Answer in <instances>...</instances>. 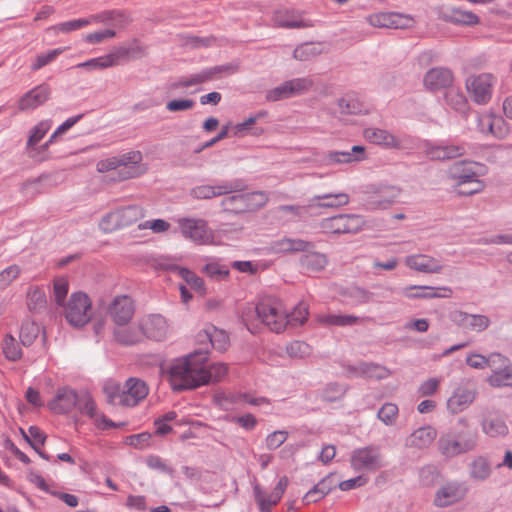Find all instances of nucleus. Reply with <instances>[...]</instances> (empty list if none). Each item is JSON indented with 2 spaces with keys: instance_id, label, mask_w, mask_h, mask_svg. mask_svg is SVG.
Wrapping results in <instances>:
<instances>
[{
  "instance_id": "nucleus-1",
  "label": "nucleus",
  "mask_w": 512,
  "mask_h": 512,
  "mask_svg": "<svg viewBox=\"0 0 512 512\" xmlns=\"http://www.w3.org/2000/svg\"><path fill=\"white\" fill-rule=\"evenodd\" d=\"M208 361L207 352L198 350L173 360L169 366V377L173 390L194 389L205 385L203 363Z\"/></svg>"
},
{
  "instance_id": "nucleus-2",
  "label": "nucleus",
  "mask_w": 512,
  "mask_h": 512,
  "mask_svg": "<svg viewBox=\"0 0 512 512\" xmlns=\"http://www.w3.org/2000/svg\"><path fill=\"white\" fill-rule=\"evenodd\" d=\"M485 174V165L475 161H456L448 169V177L454 182L456 193L461 196L482 192L485 184L480 178Z\"/></svg>"
},
{
  "instance_id": "nucleus-3",
  "label": "nucleus",
  "mask_w": 512,
  "mask_h": 512,
  "mask_svg": "<svg viewBox=\"0 0 512 512\" xmlns=\"http://www.w3.org/2000/svg\"><path fill=\"white\" fill-rule=\"evenodd\" d=\"M479 434L475 430L449 431L441 434L438 450L446 458H454L476 450Z\"/></svg>"
},
{
  "instance_id": "nucleus-4",
  "label": "nucleus",
  "mask_w": 512,
  "mask_h": 512,
  "mask_svg": "<svg viewBox=\"0 0 512 512\" xmlns=\"http://www.w3.org/2000/svg\"><path fill=\"white\" fill-rule=\"evenodd\" d=\"M52 127L49 119L41 120L27 132V141L24 147L25 154L32 161L41 163L50 158L47 140L40 144Z\"/></svg>"
},
{
  "instance_id": "nucleus-5",
  "label": "nucleus",
  "mask_w": 512,
  "mask_h": 512,
  "mask_svg": "<svg viewBox=\"0 0 512 512\" xmlns=\"http://www.w3.org/2000/svg\"><path fill=\"white\" fill-rule=\"evenodd\" d=\"M245 189L246 187L242 191L233 192L232 195L225 197L221 202L223 209L227 212L239 214L259 209L266 204L268 197L264 192L244 193Z\"/></svg>"
},
{
  "instance_id": "nucleus-6",
  "label": "nucleus",
  "mask_w": 512,
  "mask_h": 512,
  "mask_svg": "<svg viewBox=\"0 0 512 512\" xmlns=\"http://www.w3.org/2000/svg\"><path fill=\"white\" fill-rule=\"evenodd\" d=\"M258 309L260 310V322L271 331L280 333L288 325L287 312L279 299L263 298L258 302Z\"/></svg>"
},
{
  "instance_id": "nucleus-7",
  "label": "nucleus",
  "mask_w": 512,
  "mask_h": 512,
  "mask_svg": "<svg viewBox=\"0 0 512 512\" xmlns=\"http://www.w3.org/2000/svg\"><path fill=\"white\" fill-rule=\"evenodd\" d=\"M178 231L186 239L198 245H209L214 241V232L206 220L194 217L176 219Z\"/></svg>"
},
{
  "instance_id": "nucleus-8",
  "label": "nucleus",
  "mask_w": 512,
  "mask_h": 512,
  "mask_svg": "<svg viewBox=\"0 0 512 512\" xmlns=\"http://www.w3.org/2000/svg\"><path fill=\"white\" fill-rule=\"evenodd\" d=\"M67 322L74 327L86 325L92 317V305L89 297L83 292L73 293L64 308Z\"/></svg>"
},
{
  "instance_id": "nucleus-9",
  "label": "nucleus",
  "mask_w": 512,
  "mask_h": 512,
  "mask_svg": "<svg viewBox=\"0 0 512 512\" xmlns=\"http://www.w3.org/2000/svg\"><path fill=\"white\" fill-rule=\"evenodd\" d=\"M364 224L359 215L340 214L323 219L320 228L327 234H355L362 230Z\"/></svg>"
},
{
  "instance_id": "nucleus-10",
  "label": "nucleus",
  "mask_w": 512,
  "mask_h": 512,
  "mask_svg": "<svg viewBox=\"0 0 512 512\" xmlns=\"http://www.w3.org/2000/svg\"><path fill=\"white\" fill-rule=\"evenodd\" d=\"M247 187L241 179L225 180L216 185H199L191 190V195L196 199H211L213 197L228 195L242 191Z\"/></svg>"
},
{
  "instance_id": "nucleus-11",
  "label": "nucleus",
  "mask_w": 512,
  "mask_h": 512,
  "mask_svg": "<svg viewBox=\"0 0 512 512\" xmlns=\"http://www.w3.org/2000/svg\"><path fill=\"white\" fill-rule=\"evenodd\" d=\"M467 493L468 487L465 483L449 481L437 489L433 503L439 508L449 507L464 500Z\"/></svg>"
},
{
  "instance_id": "nucleus-12",
  "label": "nucleus",
  "mask_w": 512,
  "mask_h": 512,
  "mask_svg": "<svg viewBox=\"0 0 512 512\" xmlns=\"http://www.w3.org/2000/svg\"><path fill=\"white\" fill-rule=\"evenodd\" d=\"M478 391L476 387L468 382L456 387L446 402L450 414L456 415L468 409L476 400Z\"/></svg>"
},
{
  "instance_id": "nucleus-13",
  "label": "nucleus",
  "mask_w": 512,
  "mask_h": 512,
  "mask_svg": "<svg viewBox=\"0 0 512 512\" xmlns=\"http://www.w3.org/2000/svg\"><path fill=\"white\" fill-rule=\"evenodd\" d=\"M350 462L356 471H375L384 466L380 450L374 446L355 449Z\"/></svg>"
},
{
  "instance_id": "nucleus-14",
  "label": "nucleus",
  "mask_w": 512,
  "mask_h": 512,
  "mask_svg": "<svg viewBox=\"0 0 512 512\" xmlns=\"http://www.w3.org/2000/svg\"><path fill=\"white\" fill-rule=\"evenodd\" d=\"M495 77L490 73H482L467 78L466 87L473 100L479 104H486L492 96Z\"/></svg>"
},
{
  "instance_id": "nucleus-15",
  "label": "nucleus",
  "mask_w": 512,
  "mask_h": 512,
  "mask_svg": "<svg viewBox=\"0 0 512 512\" xmlns=\"http://www.w3.org/2000/svg\"><path fill=\"white\" fill-rule=\"evenodd\" d=\"M477 129L482 134H490L496 138H504L508 134V126L505 120L492 111L477 113Z\"/></svg>"
},
{
  "instance_id": "nucleus-16",
  "label": "nucleus",
  "mask_w": 512,
  "mask_h": 512,
  "mask_svg": "<svg viewBox=\"0 0 512 512\" xmlns=\"http://www.w3.org/2000/svg\"><path fill=\"white\" fill-rule=\"evenodd\" d=\"M141 329L144 338L154 341L165 340L170 332L166 318L160 314H151L141 319Z\"/></svg>"
},
{
  "instance_id": "nucleus-17",
  "label": "nucleus",
  "mask_w": 512,
  "mask_h": 512,
  "mask_svg": "<svg viewBox=\"0 0 512 512\" xmlns=\"http://www.w3.org/2000/svg\"><path fill=\"white\" fill-rule=\"evenodd\" d=\"M79 394L68 386L57 389L55 396L48 402V408L55 414H68L76 408Z\"/></svg>"
},
{
  "instance_id": "nucleus-18",
  "label": "nucleus",
  "mask_w": 512,
  "mask_h": 512,
  "mask_svg": "<svg viewBox=\"0 0 512 512\" xmlns=\"http://www.w3.org/2000/svg\"><path fill=\"white\" fill-rule=\"evenodd\" d=\"M366 159L365 147L354 145L349 151H329L321 157V163L324 166L336 164L358 163Z\"/></svg>"
},
{
  "instance_id": "nucleus-19",
  "label": "nucleus",
  "mask_w": 512,
  "mask_h": 512,
  "mask_svg": "<svg viewBox=\"0 0 512 512\" xmlns=\"http://www.w3.org/2000/svg\"><path fill=\"white\" fill-rule=\"evenodd\" d=\"M367 22L377 28L404 29L411 25L412 18L395 12H378L369 15Z\"/></svg>"
},
{
  "instance_id": "nucleus-20",
  "label": "nucleus",
  "mask_w": 512,
  "mask_h": 512,
  "mask_svg": "<svg viewBox=\"0 0 512 512\" xmlns=\"http://www.w3.org/2000/svg\"><path fill=\"white\" fill-rule=\"evenodd\" d=\"M346 371L349 376L362 377L367 379L382 380L390 375V372L384 366L370 362H359L354 365H348Z\"/></svg>"
},
{
  "instance_id": "nucleus-21",
  "label": "nucleus",
  "mask_w": 512,
  "mask_h": 512,
  "mask_svg": "<svg viewBox=\"0 0 512 512\" xmlns=\"http://www.w3.org/2000/svg\"><path fill=\"white\" fill-rule=\"evenodd\" d=\"M109 314L118 325L128 323L134 314L132 299L127 295L115 297L109 306Z\"/></svg>"
},
{
  "instance_id": "nucleus-22",
  "label": "nucleus",
  "mask_w": 512,
  "mask_h": 512,
  "mask_svg": "<svg viewBox=\"0 0 512 512\" xmlns=\"http://www.w3.org/2000/svg\"><path fill=\"white\" fill-rule=\"evenodd\" d=\"M149 389L146 383L137 378H129L122 390L123 406L134 407L146 398Z\"/></svg>"
},
{
  "instance_id": "nucleus-23",
  "label": "nucleus",
  "mask_w": 512,
  "mask_h": 512,
  "mask_svg": "<svg viewBox=\"0 0 512 512\" xmlns=\"http://www.w3.org/2000/svg\"><path fill=\"white\" fill-rule=\"evenodd\" d=\"M408 268L424 274H437L443 270L441 262L426 254H413L405 258Z\"/></svg>"
},
{
  "instance_id": "nucleus-24",
  "label": "nucleus",
  "mask_w": 512,
  "mask_h": 512,
  "mask_svg": "<svg viewBox=\"0 0 512 512\" xmlns=\"http://www.w3.org/2000/svg\"><path fill=\"white\" fill-rule=\"evenodd\" d=\"M493 464L487 454H479L468 464L469 478L474 482H485L493 474Z\"/></svg>"
},
{
  "instance_id": "nucleus-25",
  "label": "nucleus",
  "mask_w": 512,
  "mask_h": 512,
  "mask_svg": "<svg viewBox=\"0 0 512 512\" xmlns=\"http://www.w3.org/2000/svg\"><path fill=\"white\" fill-rule=\"evenodd\" d=\"M51 90L48 85L40 84L27 93L19 100L18 108L21 111L34 110L43 105L49 98Z\"/></svg>"
},
{
  "instance_id": "nucleus-26",
  "label": "nucleus",
  "mask_w": 512,
  "mask_h": 512,
  "mask_svg": "<svg viewBox=\"0 0 512 512\" xmlns=\"http://www.w3.org/2000/svg\"><path fill=\"white\" fill-rule=\"evenodd\" d=\"M312 247L313 244L311 242L302 239L282 238L272 241L267 247V251L269 254H286L308 251Z\"/></svg>"
},
{
  "instance_id": "nucleus-27",
  "label": "nucleus",
  "mask_w": 512,
  "mask_h": 512,
  "mask_svg": "<svg viewBox=\"0 0 512 512\" xmlns=\"http://www.w3.org/2000/svg\"><path fill=\"white\" fill-rule=\"evenodd\" d=\"M440 18L448 23L463 26H474L479 23V17L467 10L458 7H448L440 12Z\"/></svg>"
},
{
  "instance_id": "nucleus-28",
  "label": "nucleus",
  "mask_w": 512,
  "mask_h": 512,
  "mask_svg": "<svg viewBox=\"0 0 512 512\" xmlns=\"http://www.w3.org/2000/svg\"><path fill=\"white\" fill-rule=\"evenodd\" d=\"M364 138L372 144L379 145L385 148H399L401 141L391 132L376 128L369 127L363 131Z\"/></svg>"
},
{
  "instance_id": "nucleus-29",
  "label": "nucleus",
  "mask_w": 512,
  "mask_h": 512,
  "mask_svg": "<svg viewBox=\"0 0 512 512\" xmlns=\"http://www.w3.org/2000/svg\"><path fill=\"white\" fill-rule=\"evenodd\" d=\"M482 432L490 438H504L509 434V427L504 417L487 415L480 422Z\"/></svg>"
},
{
  "instance_id": "nucleus-30",
  "label": "nucleus",
  "mask_w": 512,
  "mask_h": 512,
  "mask_svg": "<svg viewBox=\"0 0 512 512\" xmlns=\"http://www.w3.org/2000/svg\"><path fill=\"white\" fill-rule=\"evenodd\" d=\"M453 82V75L446 68H432L424 77V85L431 91H436L449 87Z\"/></svg>"
},
{
  "instance_id": "nucleus-31",
  "label": "nucleus",
  "mask_w": 512,
  "mask_h": 512,
  "mask_svg": "<svg viewBox=\"0 0 512 512\" xmlns=\"http://www.w3.org/2000/svg\"><path fill=\"white\" fill-rule=\"evenodd\" d=\"M400 194L401 189L397 186H382L370 197L369 205L373 209H386L396 202Z\"/></svg>"
},
{
  "instance_id": "nucleus-32",
  "label": "nucleus",
  "mask_w": 512,
  "mask_h": 512,
  "mask_svg": "<svg viewBox=\"0 0 512 512\" xmlns=\"http://www.w3.org/2000/svg\"><path fill=\"white\" fill-rule=\"evenodd\" d=\"M451 292L449 287L409 286L403 289V295L410 299L449 297Z\"/></svg>"
},
{
  "instance_id": "nucleus-33",
  "label": "nucleus",
  "mask_w": 512,
  "mask_h": 512,
  "mask_svg": "<svg viewBox=\"0 0 512 512\" xmlns=\"http://www.w3.org/2000/svg\"><path fill=\"white\" fill-rule=\"evenodd\" d=\"M227 68L225 66H216L212 68L204 69L198 73L192 74L187 77H181L179 80L171 84L172 89H178V88H188L191 86H195L198 84H202L210 79L213 78V76L216 73H221Z\"/></svg>"
},
{
  "instance_id": "nucleus-34",
  "label": "nucleus",
  "mask_w": 512,
  "mask_h": 512,
  "mask_svg": "<svg viewBox=\"0 0 512 512\" xmlns=\"http://www.w3.org/2000/svg\"><path fill=\"white\" fill-rule=\"evenodd\" d=\"M204 262L200 271L213 281H222L229 276V268L223 264L217 257L203 256L200 258Z\"/></svg>"
},
{
  "instance_id": "nucleus-35",
  "label": "nucleus",
  "mask_w": 512,
  "mask_h": 512,
  "mask_svg": "<svg viewBox=\"0 0 512 512\" xmlns=\"http://www.w3.org/2000/svg\"><path fill=\"white\" fill-rule=\"evenodd\" d=\"M118 157L121 166L120 179L134 178L141 174L139 163L142 161V154L140 151H130Z\"/></svg>"
},
{
  "instance_id": "nucleus-36",
  "label": "nucleus",
  "mask_w": 512,
  "mask_h": 512,
  "mask_svg": "<svg viewBox=\"0 0 512 512\" xmlns=\"http://www.w3.org/2000/svg\"><path fill=\"white\" fill-rule=\"evenodd\" d=\"M466 152L463 144H439L429 145L426 154L429 158L435 160H446L462 156Z\"/></svg>"
},
{
  "instance_id": "nucleus-37",
  "label": "nucleus",
  "mask_w": 512,
  "mask_h": 512,
  "mask_svg": "<svg viewBox=\"0 0 512 512\" xmlns=\"http://www.w3.org/2000/svg\"><path fill=\"white\" fill-rule=\"evenodd\" d=\"M436 436V429L432 426L420 427L406 439V445L417 449H424L433 443Z\"/></svg>"
},
{
  "instance_id": "nucleus-38",
  "label": "nucleus",
  "mask_w": 512,
  "mask_h": 512,
  "mask_svg": "<svg viewBox=\"0 0 512 512\" xmlns=\"http://www.w3.org/2000/svg\"><path fill=\"white\" fill-rule=\"evenodd\" d=\"M366 319H367L366 317H358V316H354V315L334 314V313L321 314L318 316V321L322 325L338 326V327H346V326H354L357 324H363Z\"/></svg>"
},
{
  "instance_id": "nucleus-39",
  "label": "nucleus",
  "mask_w": 512,
  "mask_h": 512,
  "mask_svg": "<svg viewBox=\"0 0 512 512\" xmlns=\"http://www.w3.org/2000/svg\"><path fill=\"white\" fill-rule=\"evenodd\" d=\"M492 374L488 377V383L492 387L512 386V365L508 358L505 363L492 367Z\"/></svg>"
},
{
  "instance_id": "nucleus-40",
  "label": "nucleus",
  "mask_w": 512,
  "mask_h": 512,
  "mask_svg": "<svg viewBox=\"0 0 512 512\" xmlns=\"http://www.w3.org/2000/svg\"><path fill=\"white\" fill-rule=\"evenodd\" d=\"M312 248L303 251L305 254L300 258L301 267L310 272H318L323 270L328 264L327 256L323 253L316 252Z\"/></svg>"
},
{
  "instance_id": "nucleus-41",
  "label": "nucleus",
  "mask_w": 512,
  "mask_h": 512,
  "mask_svg": "<svg viewBox=\"0 0 512 512\" xmlns=\"http://www.w3.org/2000/svg\"><path fill=\"white\" fill-rule=\"evenodd\" d=\"M160 265L163 266L164 268L168 269V270L176 271L178 273V275L192 289H194L198 293H200L202 295L206 293V286H205L204 280L201 277H199L198 275H196L194 272L189 270L188 268L178 267V266L172 265V264H167V265L160 264Z\"/></svg>"
},
{
  "instance_id": "nucleus-42",
  "label": "nucleus",
  "mask_w": 512,
  "mask_h": 512,
  "mask_svg": "<svg viewBox=\"0 0 512 512\" xmlns=\"http://www.w3.org/2000/svg\"><path fill=\"white\" fill-rule=\"evenodd\" d=\"M506 357L503 356L500 353H491L487 357L481 355V354H471L467 357L466 363L475 369H483L486 367H492L497 366V364L505 363Z\"/></svg>"
},
{
  "instance_id": "nucleus-43",
  "label": "nucleus",
  "mask_w": 512,
  "mask_h": 512,
  "mask_svg": "<svg viewBox=\"0 0 512 512\" xmlns=\"http://www.w3.org/2000/svg\"><path fill=\"white\" fill-rule=\"evenodd\" d=\"M115 339L124 345H134L143 340L141 322L138 326L120 327L114 331Z\"/></svg>"
},
{
  "instance_id": "nucleus-44",
  "label": "nucleus",
  "mask_w": 512,
  "mask_h": 512,
  "mask_svg": "<svg viewBox=\"0 0 512 512\" xmlns=\"http://www.w3.org/2000/svg\"><path fill=\"white\" fill-rule=\"evenodd\" d=\"M349 203V196L346 193L322 194L312 199V205L323 208H338Z\"/></svg>"
},
{
  "instance_id": "nucleus-45",
  "label": "nucleus",
  "mask_w": 512,
  "mask_h": 512,
  "mask_svg": "<svg viewBox=\"0 0 512 512\" xmlns=\"http://www.w3.org/2000/svg\"><path fill=\"white\" fill-rule=\"evenodd\" d=\"M274 21L278 26L284 28H301L307 26V23L299 15L287 9L276 11Z\"/></svg>"
},
{
  "instance_id": "nucleus-46",
  "label": "nucleus",
  "mask_w": 512,
  "mask_h": 512,
  "mask_svg": "<svg viewBox=\"0 0 512 512\" xmlns=\"http://www.w3.org/2000/svg\"><path fill=\"white\" fill-rule=\"evenodd\" d=\"M199 338L209 340L212 348L220 352L225 351L229 345L228 334L216 327L208 328L205 330L204 334H199Z\"/></svg>"
},
{
  "instance_id": "nucleus-47",
  "label": "nucleus",
  "mask_w": 512,
  "mask_h": 512,
  "mask_svg": "<svg viewBox=\"0 0 512 512\" xmlns=\"http://www.w3.org/2000/svg\"><path fill=\"white\" fill-rule=\"evenodd\" d=\"M339 110L342 114H362L367 112L366 105L353 94H347L338 101Z\"/></svg>"
},
{
  "instance_id": "nucleus-48",
  "label": "nucleus",
  "mask_w": 512,
  "mask_h": 512,
  "mask_svg": "<svg viewBox=\"0 0 512 512\" xmlns=\"http://www.w3.org/2000/svg\"><path fill=\"white\" fill-rule=\"evenodd\" d=\"M217 404L226 411L233 410L243 405V392L229 391L218 393L215 397Z\"/></svg>"
},
{
  "instance_id": "nucleus-49",
  "label": "nucleus",
  "mask_w": 512,
  "mask_h": 512,
  "mask_svg": "<svg viewBox=\"0 0 512 512\" xmlns=\"http://www.w3.org/2000/svg\"><path fill=\"white\" fill-rule=\"evenodd\" d=\"M253 493L260 512H271V508L281 500V498L275 499L273 492L267 493L259 485H254Z\"/></svg>"
},
{
  "instance_id": "nucleus-50",
  "label": "nucleus",
  "mask_w": 512,
  "mask_h": 512,
  "mask_svg": "<svg viewBox=\"0 0 512 512\" xmlns=\"http://www.w3.org/2000/svg\"><path fill=\"white\" fill-rule=\"evenodd\" d=\"M322 53L319 43L307 42L297 46L293 51L294 59L298 61H309Z\"/></svg>"
},
{
  "instance_id": "nucleus-51",
  "label": "nucleus",
  "mask_w": 512,
  "mask_h": 512,
  "mask_svg": "<svg viewBox=\"0 0 512 512\" xmlns=\"http://www.w3.org/2000/svg\"><path fill=\"white\" fill-rule=\"evenodd\" d=\"M116 210L119 215L122 227L132 225L144 216L142 207L138 205H129Z\"/></svg>"
},
{
  "instance_id": "nucleus-52",
  "label": "nucleus",
  "mask_w": 512,
  "mask_h": 512,
  "mask_svg": "<svg viewBox=\"0 0 512 512\" xmlns=\"http://www.w3.org/2000/svg\"><path fill=\"white\" fill-rule=\"evenodd\" d=\"M228 367L224 363H214L207 365V362L203 363V376H205V385L221 381L227 374Z\"/></svg>"
},
{
  "instance_id": "nucleus-53",
  "label": "nucleus",
  "mask_w": 512,
  "mask_h": 512,
  "mask_svg": "<svg viewBox=\"0 0 512 512\" xmlns=\"http://www.w3.org/2000/svg\"><path fill=\"white\" fill-rule=\"evenodd\" d=\"M116 62H117V56H115L114 54H108L105 56L89 59L85 62H81V63L77 64L75 67L76 68H84V69L92 71V70L105 69L108 67H112L116 64Z\"/></svg>"
},
{
  "instance_id": "nucleus-54",
  "label": "nucleus",
  "mask_w": 512,
  "mask_h": 512,
  "mask_svg": "<svg viewBox=\"0 0 512 512\" xmlns=\"http://www.w3.org/2000/svg\"><path fill=\"white\" fill-rule=\"evenodd\" d=\"M241 319L246 328L253 333L256 323L260 321V310L258 309V303L256 305L252 303L245 304L241 309Z\"/></svg>"
},
{
  "instance_id": "nucleus-55",
  "label": "nucleus",
  "mask_w": 512,
  "mask_h": 512,
  "mask_svg": "<svg viewBox=\"0 0 512 512\" xmlns=\"http://www.w3.org/2000/svg\"><path fill=\"white\" fill-rule=\"evenodd\" d=\"M2 350L5 358L9 361L16 362L22 357V349L19 343L10 334L4 337Z\"/></svg>"
},
{
  "instance_id": "nucleus-56",
  "label": "nucleus",
  "mask_w": 512,
  "mask_h": 512,
  "mask_svg": "<svg viewBox=\"0 0 512 512\" xmlns=\"http://www.w3.org/2000/svg\"><path fill=\"white\" fill-rule=\"evenodd\" d=\"M331 489L332 485L331 483H329V479L325 478L305 494V496L303 497V501L305 502V504L317 502L318 500L322 499L325 495H327L331 491Z\"/></svg>"
},
{
  "instance_id": "nucleus-57",
  "label": "nucleus",
  "mask_w": 512,
  "mask_h": 512,
  "mask_svg": "<svg viewBox=\"0 0 512 512\" xmlns=\"http://www.w3.org/2000/svg\"><path fill=\"white\" fill-rule=\"evenodd\" d=\"M76 407L80 411V413L87 415L89 418L93 419L95 422H98V412L96 409V404L93 398L87 392H83L79 394V402Z\"/></svg>"
},
{
  "instance_id": "nucleus-58",
  "label": "nucleus",
  "mask_w": 512,
  "mask_h": 512,
  "mask_svg": "<svg viewBox=\"0 0 512 512\" xmlns=\"http://www.w3.org/2000/svg\"><path fill=\"white\" fill-rule=\"evenodd\" d=\"M445 102L458 112H464L467 108V99L464 94L455 88H450L445 93Z\"/></svg>"
},
{
  "instance_id": "nucleus-59",
  "label": "nucleus",
  "mask_w": 512,
  "mask_h": 512,
  "mask_svg": "<svg viewBox=\"0 0 512 512\" xmlns=\"http://www.w3.org/2000/svg\"><path fill=\"white\" fill-rule=\"evenodd\" d=\"M41 331L40 326L32 321H26L20 329V340L23 346H30L38 337Z\"/></svg>"
},
{
  "instance_id": "nucleus-60",
  "label": "nucleus",
  "mask_w": 512,
  "mask_h": 512,
  "mask_svg": "<svg viewBox=\"0 0 512 512\" xmlns=\"http://www.w3.org/2000/svg\"><path fill=\"white\" fill-rule=\"evenodd\" d=\"M122 390L123 388L112 380L106 381L103 386V392L106 396L107 402L112 405L123 406Z\"/></svg>"
},
{
  "instance_id": "nucleus-61",
  "label": "nucleus",
  "mask_w": 512,
  "mask_h": 512,
  "mask_svg": "<svg viewBox=\"0 0 512 512\" xmlns=\"http://www.w3.org/2000/svg\"><path fill=\"white\" fill-rule=\"evenodd\" d=\"M65 51H66V48L62 47V48H55V49L49 50L48 52H45V53H42V54H38L35 57L32 65H31V69L33 71L40 70L44 66H46L49 63L53 62L59 55H61Z\"/></svg>"
},
{
  "instance_id": "nucleus-62",
  "label": "nucleus",
  "mask_w": 512,
  "mask_h": 512,
  "mask_svg": "<svg viewBox=\"0 0 512 512\" xmlns=\"http://www.w3.org/2000/svg\"><path fill=\"white\" fill-rule=\"evenodd\" d=\"M399 409L394 403H385L378 411V419L387 426H391L396 422Z\"/></svg>"
},
{
  "instance_id": "nucleus-63",
  "label": "nucleus",
  "mask_w": 512,
  "mask_h": 512,
  "mask_svg": "<svg viewBox=\"0 0 512 512\" xmlns=\"http://www.w3.org/2000/svg\"><path fill=\"white\" fill-rule=\"evenodd\" d=\"M347 386L338 383H329L323 389L321 397L328 402L340 400L346 393Z\"/></svg>"
},
{
  "instance_id": "nucleus-64",
  "label": "nucleus",
  "mask_w": 512,
  "mask_h": 512,
  "mask_svg": "<svg viewBox=\"0 0 512 512\" xmlns=\"http://www.w3.org/2000/svg\"><path fill=\"white\" fill-rule=\"evenodd\" d=\"M99 228L104 233H111L117 229L123 228L117 210L105 214L99 222Z\"/></svg>"
}]
</instances>
